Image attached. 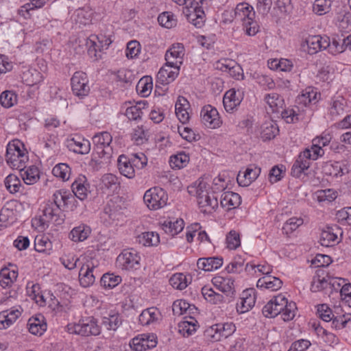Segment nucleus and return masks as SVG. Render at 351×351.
<instances>
[{
  "label": "nucleus",
  "instance_id": "1",
  "mask_svg": "<svg viewBox=\"0 0 351 351\" xmlns=\"http://www.w3.org/2000/svg\"><path fill=\"white\" fill-rule=\"evenodd\" d=\"M297 306L293 302H289L282 295L274 297L265 304L262 310L266 317H275L281 315L282 319L288 322L294 318L296 314Z\"/></svg>",
  "mask_w": 351,
  "mask_h": 351
},
{
  "label": "nucleus",
  "instance_id": "2",
  "mask_svg": "<svg viewBox=\"0 0 351 351\" xmlns=\"http://www.w3.org/2000/svg\"><path fill=\"white\" fill-rule=\"evenodd\" d=\"M209 185L204 180H199L195 186L189 191L190 193L195 192L197 202L201 212L211 213L218 207V200L215 191H208Z\"/></svg>",
  "mask_w": 351,
  "mask_h": 351
},
{
  "label": "nucleus",
  "instance_id": "3",
  "mask_svg": "<svg viewBox=\"0 0 351 351\" xmlns=\"http://www.w3.org/2000/svg\"><path fill=\"white\" fill-rule=\"evenodd\" d=\"M23 147L19 141L8 143L6 149L5 159L7 163L12 169L23 171L26 167L25 163L28 161V156L24 150L21 149Z\"/></svg>",
  "mask_w": 351,
  "mask_h": 351
},
{
  "label": "nucleus",
  "instance_id": "4",
  "mask_svg": "<svg viewBox=\"0 0 351 351\" xmlns=\"http://www.w3.org/2000/svg\"><path fill=\"white\" fill-rule=\"evenodd\" d=\"M67 329L70 333L85 337L100 334V328L97 325L96 319L93 317L82 318L77 324H68Z\"/></svg>",
  "mask_w": 351,
  "mask_h": 351
},
{
  "label": "nucleus",
  "instance_id": "5",
  "mask_svg": "<svg viewBox=\"0 0 351 351\" xmlns=\"http://www.w3.org/2000/svg\"><path fill=\"white\" fill-rule=\"evenodd\" d=\"M168 197L166 192L160 187H153L147 190L143 200L147 207L152 210H158L167 205Z\"/></svg>",
  "mask_w": 351,
  "mask_h": 351
},
{
  "label": "nucleus",
  "instance_id": "6",
  "mask_svg": "<svg viewBox=\"0 0 351 351\" xmlns=\"http://www.w3.org/2000/svg\"><path fill=\"white\" fill-rule=\"evenodd\" d=\"M112 140V136L107 132L97 134L93 137L95 149L99 157L109 159L112 156V148L110 146Z\"/></svg>",
  "mask_w": 351,
  "mask_h": 351
},
{
  "label": "nucleus",
  "instance_id": "7",
  "mask_svg": "<svg viewBox=\"0 0 351 351\" xmlns=\"http://www.w3.org/2000/svg\"><path fill=\"white\" fill-rule=\"evenodd\" d=\"M236 330L232 323L217 324L205 331V335L212 341H218L230 337Z\"/></svg>",
  "mask_w": 351,
  "mask_h": 351
},
{
  "label": "nucleus",
  "instance_id": "8",
  "mask_svg": "<svg viewBox=\"0 0 351 351\" xmlns=\"http://www.w3.org/2000/svg\"><path fill=\"white\" fill-rule=\"evenodd\" d=\"M140 256L133 250H123L117 258L116 265L123 270L137 269Z\"/></svg>",
  "mask_w": 351,
  "mask_h": 351
},
{
  "label": "nucleus",
  "instance_id": "9",
  "mask_svg": "<svg viewBox=\"0 0 351 351\" xmlns=\"http://www.w3.org/2000/svg\"><path fill=\"white\" fill-rule=\"evenodd\" d=\"M71 84L73 94L77 97L86 96L90 91L87 75L82 71H77L73 74Z\"/></svg>",
  "mask_w": 351,
  "mask_h": 351
},
{
  "label": "nucleus",
  "instance_id": "10",
  "mask_svg": "<svg viewBox=\"0 0 351 351\" xmlns=\"http://www.w3.org/2000/svg\"><path fill=\"white\" fill-rule=\"evenodd\" d=\"M200 115L202 123L208 128H217L222 123L217 110L210 105L204 106Z\"/></svg>",
  "mask_w": 351,
  "mask_h": 351
},
{
  "label": "nucleus",
  "instance_id": "11",
  "mask_svg": "<svg viewBox=\"0 0 351 351\" xmlns=\"http://www.w3.org/2000/svg\"><path fill=\"white\" fill-rule=\"evenodd\" d=\"M180 71V66L169 64L167 62L159 70L157 74V81L158 83L166 85L173 82L178 77Z\"/></svg>",
  "mask_w": 351,
  "mask_h": 351
},
{
  "label": "nucleus",
  "instance_id": "12",
  "mask_svg": "<svg viewBox=\"0 0 351 351\" xmlns=\"http://www.w3.org/2000/svg\"><path fill=\"white\" fill-rule=\"evenodd\" d=\"M324 171L326 174L333 177H341L350 172L351 163L346 160L327 162L324 167Z\"/></svg>",
  "mask_w": 351,
  "mask_h": 351
},
{
  "label": "nucleus",
  "instance_id": "13",
  "mask_svg": "<svg viewBox=\"0 0 351 351\" xmlns=\"http://www.w3.org/2000/svg\"><path fill=\"white\" fill-rule=\"evenodd\" d=\"M310 158L311 156L308 148L305 149L299 154L291 168V175L293 177H300L302 173L309 168L311 165Z\"/></svg>",
  "mask_w": 351,
  "mask_h": 351
},
{
  "label": "nucleus",
  "instance_id": "14",
  "mask_svg": "<svg viewBox=\"0 0 351 351\" xmlns=\"http://www.w3.org/2000/svg\"><path fill=\"white\" fill-rule=\"evenodd\" d=\"M256 302V291L254 289L244 290L240 297V302L237 304V311L239 313L249 311L254 306Z\"/></svg>",
  "mask_w": 351,
  "mask_h": 351
},
{
  "label": "nucleus",
  "instance_id": "15",
  "mask_svg": "<svg viewBox=\"0 0 351 351\" xmlns=\"http://www.w3.org/2000/svg\"><path fill=\"white\" fill-rule=\"evenodd\" d=\"M90 184L87 182L86 178L84 176H79L72 184V193L73 196L80 200H84L87 198L90 193Z\"/></svg>",
  "mask_w": 351,
  "mask_h": 351
},
{
  "label": "nucleus",
  "instance_id": "16",
  "mask_svg": "<svg viewBox=\"0 0 351 351\" xmlns=\"http://www.w3.org/2000/svg\"><path fill=\"white\" fill-rule=\"evenodd\" d=\"M242 97L239 92H237L235 89L232 88L228 90L223 98V104L225 110L228 112H233L241 104Z\"/></svg>",
  "mask_w": 351,
  "mask_h": 351
},
{
  "label": "nucleus",
  "instance_id": "17",
  "mask_svg": "<svg viewBox=\"0 0 351 351\" xmlns=\"http://www.w3.org/2000/svg\"><path fill=\"white\" fill-rule=\"evenodd\" d=\"M213 284L227 296L232 297L234 294V280L229 277L216 276L212 280Z\"/></svg>",
  "mask_w": 351,
  "mask_h": 351
},
{
  "label": "nucleus",
  "instance_id": "18",
  "mask_svg": "<svg viewBox=\"0 0 351 351\" xmlns=\"http://www.w3.org/2000/svg\"><path fill=\"white\" fill-rule=\"evenodd\" d=\"M346 101L342 97L338 96L331 99L328 106V115L331 119L343 114L345 112Z\"/></svg>",
  "mask_w": 351,
  "mask_h": 351
},
{
  "label": "nucleus",
  "instance_id": "19",
  "mask_svg": "<svg viewBox=\"0 0 351 351\" xmlns=\"http://www.w3.org/2000/svg\"><path fill=\"white\" fill-rule=\"evenodd\" d=\"M184 55V46L182 44L177 43L166 52L165 60L173 65L180 66L182 64V59Z\"/></svg>",
  "mask_w": 351,
  "mask_h": 351
},
{
  "label": "nucleus",
  "instance_id": "20",
  "mask_svg": "<svg viewBox=\"0 0 351 351\" xmlns=\"http://www.w3.org/2000/svg\"><path fill=\"white\" fill-rule=\"evenodd\" d=\"M260 173L259 167H248L243 173L241 171L239 173L237 177V182L240 186H247L258 178Z\"/></svg>",
  "mask_w": 351,
  "mask_h": 351
},
{
  "label": "nucleus",
  "instance_id": "21",
  "mask_svg": "<svg viewBox=\"0 0 351 351\" xmlns=\"http://www.w3.org/2000/svg\"><path fill=\"white\" fill-rule=\"evenodd\" d=\"M99 186L103 192L113 193L119 188V182L115 175L106 173L101 177Z\"/></svg>",
  "mask_w": 351,
  "mask_h": 351
},
{
  "label": "nucleus",
  "instance_id": "22",
  "mask_svg": "<svg viewBox=\"0 0 351 351\" xmlns=\"http://www.w3.org/2000/svg\"><path fill=\"white\" fill-rule=\"evenodd\" d=\"M223 265V258L221 257L200 258L197 261L198 269L205 271H211L218 269Z\"/></svg>",
  "mask_w": 351,
  "mask_h": 351
},
{
  "label": "nucleus",
  "instance_id": "23",
  "mask_svg": "<svg viewBox=\"0 0 351 351\" xmlns=\"http://www.w3.org/2000/svg\"><path fill=\"white\" fill-rule=\"evenodd\" d=\"M241 202V196L238 193L226 191L221 195V206L228 210L238 207Z\"/></svg>",
  "mask_w": 351,
  "mask_h": 351
},
{
  "label": "nucleus",
  "instance_id": "24",
  "mask_svg": "<svg viewBox=\"0 0 351 351\" xmlns=\"http://www.w3.org/2000/svg\"><path fill=\"white\" fill-rule=\"evenodd\" d=\"M68 147L70 150L80 154H86L90 150L89 141L79 136L70 139L68 142Z\"/></svg>",
  "mask_w": 351,
  "mask_h": 351
},
{
  "label": "nucleus",
  "instance_id": "25",
  "mask_svg": "<svg viewBox=\"0 0 351 351\" xmlns=\"http://www.w3.org/2000/svg\"><path fill=\"white\" fill-rule=\"evenodd\" d=\"M184 227V223L182 219L169 218L162 223V230L171 236L178 234Z\"/></svg>",
  "mask_w": 351,
  "mask_h": 351
},
{
  "label": "nucleus",
  "instance_id": "26",
  "mask_svg": "<svg viewBox=\"0 0 351 351\" xmlns=\"http://www.w3.org/2000/svg\"><path fill=\"white\" fill-rule=\"evenodd\" d=\"M176 114L180 122L186 123L189 120V103L184 97H178L175 106Z\"/></svg>",
  "mask_w": 351,
  "mask_h": 351
},
{
  "label": "nucleus",
  "instance_id": "27",
  "mask_svg": "<svg viewBox=\"0 0 351 351\" xmlns=\"http://www.w3.org/2000/svg\"><path fill=\"white\" fill-rule=\"evenodd\" d=\"M53 204L58 209L68 206L71 202V200L74 199L73 193L64 189L56 191L53 193Z\"/></svg>",
  "mask_w": 351,
  "mask_h": 351
},
{
  "label": "nucleus",
  "instance_id": "28",
  "mask_svg": "<svg viewBox=\"0 0 351 351\" xmlns=\"http://www.w3.org/2000/svg\"><path fill=\"white\" fill-rule=\"evenodd\" d=\"M282 285V281L276 277L271 276H265L257 281L258 288H265L274 291L280 289Z\"/></svg>",
  "mask_w": 351,
  "mask_h": 351
},
{
  "label": "nucleus",
  "instance_id": "29",
  "mask_svg": "<svg viewBox=\"0 0 351 351\" xmlns=\"http://www.w3.org/2000/svg\"><path fill=\"white\" fill-rule=\"evenodd\" d=\"M340 232L339 227H327L320 236V243L322 246L329 247L334 245L337 239V232Z\"/></svg>",
  "mask_w": 351,
  "mask_h": 351
},
{
  "label": "nucleus",
  "instance_id": "30",
  "mask_svg": "<svg viewBox=\"0 0 351 351\" xmlns=\"http://www.w3.org/2000/svg\"><path fill=\"white\" fill-rule=\"evenodd\" d=\"M93 267L89 265H84L79 272V279L80 285L84 287H88L92 285L95 280L93 275Z\"/></svg>",
  "mask_w": 351,
  "mask_h": 351
},
{
  "label": "nucleus",
  "instance_id": "31",
  "mask_svg": "<svg viewBox=\"0 0 351 351\" xmlns=\"http://www.w3.org/2000/svg\"><path fill=\"white\" fill-rule=\"evenodd\" d=\"M21 311L18 309H12L9 313L3 311L0 313V329H5L12 324L21 315Z\"/></svg>",
  "mask_w": 351,
  "mask_h": 351
},
{
  "label": "nucleus",
  "instance_id": "32",
  "mask_svg": "<svg viewBox=\"0 0 351 351\" xmlns=\"http://www.w3.org/2000/svg\"><path fill=\"white\" fill-rule=\"evenodd\" d=\"M265 101L268 104L273 112H279L285 106L283 97L276 93H268L265 95Z\"/></svg>",
  "mask_w": 351,
  "mask_h": 351
},
{
  "label": "nucleus",
  "instance_id": "33",
  "mask_svg": "<svg viewBox=\"0 0 351 351\" xmlns=\"http://www.w3.org/2000/svg\"><path fill=\"white\" fill-rule=\"evenodd\" d=\"M91 232L89 226L85 224H81L72 229L69 234V237L74 242H81L86 240Z\"/></svg>",
  "mask_w": 351,
  "mask_h": 351
},
{
  "label": "nucleus",
  "instance_id": "34",
  "mask_svg": "<svg viewBox=\"0 0 351 351\" xmlns=\"http://www.w3.org/2000/svg\"><path fill=\"white\" fill-rule=\"evenodd\" d=\"M43 80V76L41 73L35 69L30 68L22 74V80L27 86H34L38 84Z\"/></svg>",
  "mask_w": 351,
  "mask_h": 351
},
{
  "label": "nucleus",
  "instance_id": "35",
  "mask_svg": "<svg viewBox=\"0 0 351 351\" xmlns=\"http://www.w3.org/2000/svg\"><path fill=\"white\" fill-rule=\"evenodd\" d=\"M160 312L155 307L143 310L139 315V322L143 326L149 325L158 319Z\"/></svg>",
  "mask_w": 351,
  "mask_h": 351
},
{
  "label": "nucleus",
  "instance_id": "36",
  "mask_svg": "<svg viewBox=\"0 0 351 351\" xmlns=\"http://www.w3.org/2000/svg\"><path fill=\"white\" fill-rule=\"evenodd\" d=\"M118 167L120 173L128 178H132L135 176V171L130 159L125 156L121 155L118 158Z\"/></svg>",
  "mask_w": 351,
  "mask_h": 351
},
{
  "label": "nucleus",
  "instance_id": "37",
  "mask_svg": "<svg viewBox=\"0 0 351 351\" xmlns=\"http://www.w3.org/2000/svg\"><path fill=\"white\" fill-rule=\"evenodd\" d=\"M335 281H328L326 279L325 277H322L319 273H317L311 282V290L313 292H317L326 289L328 286L332 287L336 289L337 288H335Z\"/></svg>",
  "mask_w": 351,
  "mask_h": 351
},
{
  "label": "nucleus",
  "instance_id": "38",
  "mask_svg": "<svg viewBox=\"0 0 351 351\" xmlns=\"http://www.w3.org/2000/svg\"><path fill=\"white\" fill-rule=\"evenodd\" d=\"M103 217H107L109 219L119 220L122 215L121 208L116 205L115 202L110 200L104 209Z\"/></svg>",
  "mask_w": 351,
  "mask_h": 351
},
{
  "label": "nucleus",
  "instance_id": "39",
  "mask_svg": "<svg viewBox=\"0 0 351 351\" xmlns=\"http://www.w3.org/2000/svg\"><path fill=\"white\" fill-rule=\"evenodd\" d=\"M18 276L17 272L8 268H3L0 271V285L3 288L12 285Z\"/></svg>",
  "mask_w": 351,
  "mask_h": 351
},
{
  "label": "nucleus",
  "instance_id": "40",
  "mask_svg": "<svg viewBox=\"0 0 351 351\" xmlns=\"http://www.w3.org/2000/svg\"><path fill=\"white\" fill-rule=\"evenodd\" d=\"M205 13L202 8H194L193 11L187 15L188 21L197 28H201L205 22Z\"/></svg>",
  "mask_w": 351,
  "mask_h": 351
},
{
  "label": "nucleus",
  "instance_id": "41",
  "mask_svg": "<svg viewBox=\"0 0 351 351\" xmlns=\"http://www.w3.org/2000/svg\"><path fill=\"white\" fill-rule=\"evenodd\" d=\"M235 14L240 16L243 22H245V20L250 21L254 19L255 15L253 7L247 3L238 4L235 8Z\"/></svg>",
  "mask_w": 351,
  "mask_h": 351
},
{
  "label": "nucleus",
  "instance_id": "42",
  "mask_svg": "<svg viewBox=\"0 0 351 351\" xmlns=\"http://www.w3.org/2000/svg\"><path fill=\"white\" fill-rule=\"evenodd\" d=\"M137 241L145 246L157 245L160 242L158 234L154 232H143L137 237Z\"/></svg>",
  "mask_w": 351,
  "mask_h": 351
},
{
  "label": "nucleus",
  "instance_id": "43",
  "mask_svg": "<svg viewBox=\"0 0 351 351\" xmlns=\"http://www.w3.org/2000/svg\"><path fill=\"white\" fill-rule=\"evenodd\" d=\"M20 172L21 176L26 184H33L40 178L39 171L38 168L34 166L29 167L27 170H23Z\"/></svg>",
  "mask_w": 351,
  "mask_h": 351
},
{
  "label": "nucleus",
  "instance_id": "44",
  "mask_svg": "<svg viewBox=\"0 0 351 351\" xmlns=\"http://www.w3.org/2000/svg\"><path fill=\"white\" fill-rule=\"evenodd\" d=\"M17 101L18 95L13 90H5L0 95V104L5 108L14 106Z\"/></svg>",
  "mask_w": 351,
  "mask_h": 351
},
{
  "label": "nucleus",
  "instance_id": "45",
  "mask_svg": "<svg viewBox=\"0 0 351 351\" xmlns=\"http://www.w3.org/2000/svg\"><path fill=\"white\" fill-rule=\"evenodd\" d=\"M278 128L276 123L273 121L265 122L261 127L262 138L265 140L274 138L278 133Z\"/></svg>",
  "mask_w": 351,
  "mask_h": 351
},
{
  "label": "nucleus",
  "instance_id": "46",
  "mask_svg": "<svg viewBox=\"0 0 351 351\" xmlns=\"http://www.w3.org/2000/svg\"><path fill=\"white\" fill-rule=\"evenodd\" d=\"M4 184L6 189L11 193H16L17 192H19L21 188L23 187V185L21 184V182L19 177L14 174L8 175L5 179Z\"/></svg>",
  "mask_w": 351,
  "mask_h": 351
},
{
  "label": "nucleus",
  "instance_id": "47",
  "mask_svg": "<svg viewBox=\"0 0 351 351\" xmlns=\"http://www.w3.org/2000/svg\"><path fill=\"white\" fill-rule=\"evenodd\" d=\"M351 314L335 315L331 321L332 328L340 330L350 326Z\"/></svg>",
  "mask_w": 351,
  "mask_h": 351
},
{
  "label": "nucleus",
  "instance_id": "48",
  "mask_svg": "<svg viewBox=\"0 0 351 351\" xmlns=\"http://www.w3.org/2000/svg\"><path fill=\"white\" fill-rule=\"evenodd\" d=\"M158 21L161 26L168 29L175 27L177 24V19L171 12L161 13L158 17Z\"/></svg>",
  "mask_w": 351,
  "mask_h": 351
},
{
  "label": "nucleus",
  "instance_id": "49",
  "mask_svg": "<svg viewBox=\"0 0 351 351\" xmlns=\"http://www.w3.org/2000/svg\"><path fill=\"white\" fill-rule=\"evenodd\" d=\"M170 285L175 289L183 290L188 286L186 276L182 273H176L169 279Z\"/></svg>",
  "mask_w": 351,
  "mask_h": 351
},
{
  "label": "nucleus",
  "instance_id": "50",
  "mask_svg": "<svg viewBox=\"0 0 351 351\" xmlns=\"http://www.w3.org/2000/svg\"><path fill=\"white\" fill-rule=\"evenodd\" d=\"M52 247L51 242L47 237L36 236L34 240V248L38 252L48 253Z\"/></svg>",
  "mask_w": 351,
  "mask_h": 351
},
{
  "label": "nucleus",
  "instance_id": "51",
  "mask_svg": "<svg viewBox=\"0 0 351 351\" xmlns=\"http://www.w3.org/2000/svg\"><path fill=\"white\" fill-rule=\"evenodd\" d=\"M101 285L105 288H114L121 282V278L114 274H105L101 278Z\"/></svg>",
  "mask_w": 351,
  "mask_h": 351
},
{
  "label": "nucleus",
  "instance_id": "52",
  "mask_svg": "<svg viewBox=\"0 0 351 351\" xmlns=\"http://www.w3.org/2000/svg\"><path fill=\"white\" fill-rule=\"evenodd\" d=\"M298 103L303 104L305 106L317 101V93L313 90H307L297 99Z\"/></svg>",
  "mask_w": 351,
  "mask_h": 351
},
{
  "label": "nucleus",
  "instance_id": "53",
  "mask_svg": "<svg viewBox=\"0 0 351 351\" xmlns=\"http://www.w3.org/2000/svg\"><path fill=\"white\" fill-rule=\"evenodd\" d=\"M59 209L57 208V207H56L52 202L47 204L43 209V216L45 217V219H40L38 220L40 226L44 228L45 221H49L52 220L53 217L56 216V212Z\"/></svg>",
  "mask_w": 351,
  "mask_h": 351
},
{
  "label": "nucleus",
  "instance_id": "54",
  "mask_svg": "<svg viewBox=\"0 0 351 351\" xmlns=\"http://www.w3.org/2000/svg\"><path fill=\"white\" fill-rule=\"evenodd\" d=\"M70 171V167L65 163L58 164L52 169L53 175L63 180H69Z\"/></svg>",
  "mask_w": 351,
  "mask_h": 351
},
{
  "label": "nucleus",
  "instance_id": "55",
  "mask_svg": "<svg viewBox=\"0 0 351 351\" xmlns=\"http://www.w3.org/2000/svg\"><path fill=\"white\" fill-rule=\"evenodd\" d=\"M189 156L185 153L181 152L171 156L169 162L173 167L181 169L186 165V164L189 162Z\"/></svg>",
  "mask_w": 351,
  "mask_h": 351
},
{
  "label": "nucleus",
  "instance_id": "56",
  "mask_svg": "<svg viewBox=\"0 0 351 351\" xmlns=\"http://www.w3.org/2000/svg\"><path fill=\"white\" fill-rule=\"evenodd\" d=\"M330 3L328 0H315L313 6V12L318 15H323L329 12Z\"/></svg>",
  "mask_w": 351,
  "mask_h": 351
},
{
  "label": "nucleus",
  "instance_id": "57",
  "mask_svg": "<svg viewBox=\"0 0 351 351\" xmlns=\"http://www.w3.org/2000/svg\"><path fill=\"white\" fill-rule=\"evenodd\" d=\"M303 223V219L301 218L292 217L288 219L282 227L283 231L286 234L291 233Z\"/></svg>",
  "mask_w": 351,
  "mask_h": 351
},
{
  "label": "nucleus",
  "instance_id": "58",
  "mask_svg": "<svg viewBox=\"0 0 351 351\" xmlns=\"http://www.w3.org/2000/svg\"><path fill=\"white\" fill-rule=\"evenodd\" d=\"M319 35L311 36L307 38L306 43L308 47V53L314 54L320 51L321 44L319 43Z\"/></svg>",
  "mask_w": 351,
  "mask_h": 351
},
{
  "label": "nucleus",
  "instance_id": "59",
  "mask_svg": "<svg viewBox=\"0 0 351 351\" xmlns=\"http://www.w3.org/2000/svg\"><path fill=\"white\" fill-rule=\"evenodd\" d=\"M227 247L230 250H235L241 245L239 233L235 230H231L226 237Z\"/></svg>",
  "mask_w": 351,
  "mask_h": 351
},
{
  "label": "nucleus",
  "instance_id": "60",
  "mask_svg": "<svg viewBox=\"0 0 351 351\" xmlns=\"http://www.w3.org/2000/svg\"><path fill=\"white\" fill-rule=\"evenodd\" d=\"M121 320L119 315H113L109 317H104L103 319L102 324L108 330H115L121 325Z\"/></svg>",
  "mask_w": 351,
  "mask_h": 351
},
{
  "label": "nucleus",
  "instance_id": "61",
  "mask_svg": "<svg viewBox=\"0 0 351 351\" xmlns=\"http://www.w3.org/2000/svg\"><path fill=\"white\" fill-rule=\"evenodd\" d=\"M317 313L319 317L324 322H331L335 315L331 309L326 304H319L317 306Z\"/></svg>",
  "mask_w": 351,
  "mask_h": 351
},
{
  "label": "nucleus",
  "instance_id": "62",
  "mask_svg": "<svg viewBox=\"0 0 351 351\" xmlns=\"http://www.w3.org/2000/svg\"><path fill=\"white\" fill-rule=\"evenodd\" d=\"M190 306L191 305L186 300H178L173 302L172 310L174 315H181L185 313Z\"/></svg>",
  "mask_w": 351,
  "mask_h": 351
},
{
  "label": "nucleus",
  "instance_id": "63",
  "mask_svg": "<svg viewBox=\"0 0 351 351\" xmlns=\"http://www.w3.org/2000/svg\"><path fill=\"white\" fill-rule=\"evenodd\" d=\"M281 115L287 123H293L299 120V114L295 108L284 109Z\"/></svg>",
  "mask_w": 351,
  "mask_h": 351
},
{
  "label": "nucleus",
  "instance_id": "64",
  "mask_svg": "<svg viewBox=\"0 0 351 351\" xmlns=\"http://www.w3.org/2000/svg\"><path fill=\"white\" fill-rule=\"evenodd\" d=\"M141 51V45L136 40H131L127 44L126 56L128 58H134Z\"/></svg>",
  "mask_w": 351,
  "mask_h": 351
}]
</instances>
